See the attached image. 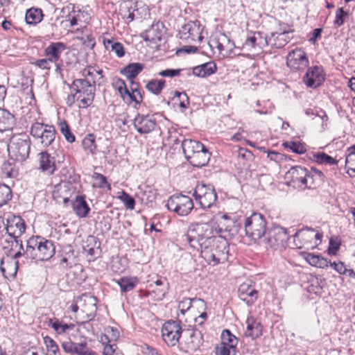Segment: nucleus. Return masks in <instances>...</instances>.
Returning a JSON list of instances; mask_svg holds the SVG:
<instances>
[{"label":"nucleus","instance_id":"nucleus-1","mask_svg":"<svg viewBox=\"0 0 355 355\" xmlns=\"http://www.w3.org/2000/svg\"><path fill=\"white\" fill-rule=\"evenodd\" d=\"M205 232L204 224L191 223L187 234L182 236V241L200 252V256L209 265L216 266L226 261L229 253L227 241L222 237L206 236Z\"/></svg>","mask_w":355,"mask_h":355},{"label":"nucleus","instance_id":"nucleus-2","mask_svg":"<svg viewBox=\"0 0 355 355\" xmlns=\"http://www.w3.org/2000/svg\"><path fill=\"white\" fill-rule=\"evenodd\" d=\"M55 253L54 242L41 236H33L26 241V259L35 261H49Z\"/></svg>","mask_w":355,"mask_h":355},{"label":"nucleus","instance_id":"nucleus-3","mask_svg":"<svg viewBox=\"0 0 355 355\" xmlns=\"http://www.w3.org/2000/svg\"><path fill=\"white\" fill-rule=\"evenodd\" d=\"M31 146V141L27 135L13 136L8 145L10 159L21 164L28 158Z\"/></svg>","mask_w":355,"mask_h":355},{"label":"nucleus","instance_id":"nucleus-4","mask_svg":"<svg viewBox=\"0 0 355 355\" xmlns=\"http://www.w3.org/2000/svg\"><path fill=\"white\" fill-rule=\"evenodd\" d=\"M69 88L71 92H74L78 96V101L80 102L79 107L87 108L93 103L96 88L87 79H75L69 85Z\"/></svg>","mask_w":355,"mask_h":355},{"label":"nucleus","instance_id":"nucleus-5","mask_svg":"<svg viewBox=\"0 0 355 355\" xmlns=\"http://www.w3.org/2000/svg\"><path fill=\"white\" fill-rule=\"evenodd\" d=\"M244 230L245 235L253 241L264 236L267 230V222L265 216L254 212L244 219Z\"/></svg>","mask_w":355,"mask_h":355},{"label":"nucleus","instance_id":"nucleus-6","mask_svg":"<svg viewBox=\"0 0 355 355\" xmlns=\"http://www.w3.org/2000/svg\"><path fill=\"white\" fill-rule=\"evenodd\" d=\"M30 133L38 144L46 148L53 144L56 130L53 125L36 121L31 125Z\"/></svg>","mask_w":355,"mask_h":355},{"label":"nucleus","instance_id":"nucleus-7","mask_svg":"<svg viewBox=\"0 0 355 355\" xmlns=\"http://www.w3.org/2000/svg\"><path fill=\"white\" fill-rule=\"evenodd\" d=\"M192 196L203 209L211 207L217 200V194L214 186L204 183L196 186Z\"/></svg>","mask_w":355,"mask_h":355},{"label":"nucleus","instance_id":"nucleus-8","mask_svg":"<svg viewBox=\"0 0 355 355\" xmlns=\"http://www.w3.org/2000/svg\"><path fill=\"white\" fill-rule=\"evenodd\" d=\"M167 209L180 216H188L194 208L193 200L181 193L170 196L166 205Z\"/></svg>","mask_w":355,"mask_h":355},{"label":"nucleus","instance_id":"nucleus-9","mask_svg":"<svg viewBox=\"0 0 355 355\" xmlns=\"http://www.w3.org/2000/svg\"><path fill=\"white\" fill-rule=\"evenodd\" d=\"M264 241L270 248L284 246L289 239L288 231L279 225H273L266 230Z\"/></svg>","mask_w":355,"mask_h":355},{"label":"nucleus","instance_id":"nucleus-10","mask_svg":"<svg viewBox=\"0 0 355 355\" xmlns=\"http://www.w3.org/2000/svg\"><path fill=\"white\" fill-rule=\"evenodd\" d=\"M182 333L181 326L175 320L166 322L162 328V335L164 342L171 347L179 342Z\"/></svg>","mask_w":355,"mask_h":355},{"label":"nucleus","instance_id":"nucleus-11","mask_svg":"<svg viewBox=\"0 0 355 355\" xmlns=\"http://www.w3.org/2000/svg\"><path fill=\"white\" fill-rule=\"evenodd\" d=\"M308 170L300 166H293L286 173L285 179L288 184L299 189L307 188Z\"/></svg>","mask_w":355,"mask_h":355},{"label":"nucleus","instance_id":"nucleus-12","mask_svg":"<svg viewBox=\"0 0 355 355\" xmlns=\"http://www.w3.org/2000/svg\"><path fill=\"white\" fill-rule=\"evenodd\" d=\"M202 28L199 21H190L181 27L178 33L180 39L185 41H202Z\"/></svg>","mask_w":355,"mask_h":355},{"label":"nucleus","instance_id":"nucleus-13","mask_svg":"<svg viewBox=\"0 0 355 355\" xmlns=\"http://www.w3.org/2000/svg\"><path fill=\"white\" fill-rule=\"evenodd\" d=\"M26 225L24 220L19 216L10 215L6 219V230L8 235L7 239L20 238L25 232Z\"/></svg>","mask_w":355,"mask_h":355},{"label":"nucleus","instance_id":"nucleus-14","mask_svg":"<svg viewBox=\"0 0 355 355\" xmlns=\"http://www.w3.org/2000/svg\"><path fill=\"white\" fill-rule=\"evenodd\" d=\"M75 188L69 182H61L56 184L52 192L53 198L59 204L67 205L74 193Z\"/></svg>","mask_w":355,"mask_h":355},{"label":"nucleus","instance_id":"nucleus-15","mask_svg":"<svg viewBox=\"0 0 355 355\" xmlns=\"http://www.w3.org/2000/svg\"><path fill=\"white\" fill-rule=\"evenodd\" d=\"M305 85L308 87L317 88L324 81V73L322 66H314L307 69L303 78Z\"/></svg>","mask_w":355,"mask_h":355},{"label":"nucleus","instance_id":"nucleus-16","mask_svg":"<svg viewBox=\"0 0 355 355\" xmlns=\"http://www.w3.org/2000/svg\"><path fill=\"white\" fill-rule=\"evenodd\" d=\"M67 49V45L61 42H51L44 50V54L56 66V71L60 69L61 55Z\"/></svg>","mask_w":355,"mask_h":355},{"label":"nucleus","instance_id":"nucleus-17","mask_svg":"<svg viewBox=\"0 0 355 355\" xmlns=\"http://www.w3.org/2000/svg\"><path fill=\"white\" fill-rule=\"evenodd\" d=\"M306 53L301 49H296L287 56V65L294 69L302 70L308 67Z\"/></svg>","mask_w":355,"mask_h":355},{"label":"nucleus","instance_id":"nucleus-18","mask_svg":"<svg viewBox=\"0 0 355 355\" xmlns=\"http://www.w3.org/2000/svg\"><path fill=\"white\" fill-rule=\"evenodd\" d=\"M137 131L140 134H148L156 127V121L153 116L137 114L133 122Z\"/></svg>","mask_w":355,"mask_h":355},{"label":"nucleus","instance_id":"nucleus-19","mask_svg":"<svg viewBox=\"0 0 355 355\" xmlns=\"http://www.w3.org/2000/svg\"><path fill=\"white\" fill-rule=\"evenodd\" d=\"M79 302H83L80 311L83 313L85 314V316H84L85 319V322L92 320L95 318L97 311L96 298L87 295H83L79 297Z\"/></svg>","mask_w":355,"mask_h":355},{"label":"nucleus","instance_id":"nucleus-20","mask_svg":"<svg viewBox=\"0 0 355 355\" xmlns=\"http://www.w3.org/2000/svg\"><path fill=\"white\" fill-rule=\"evenodd\" d=\"M242 225V218H236V216H229L227 214H223L221 216V220L219 222V230L230 232L231 234H238Z\"/></svg>","mask_w":355,"mask_h":355},{"label":"nucleus","instance_id":"nucleus-21","mask_svg":"<svg viewBox=\"0 0 355 355\" xmlns=\"http://www.w3.org/2000/svg\"><path fill=\"white\" fill-rule=\"evenodd\" d=\"M258 291L248 282L241 284L238 289V295L247 305H252L258 298Z\"/></svg>","mask_w":355,"mask_h":355},{"label":"nucleus","instance_id":"nucleus-22","mask_svg":"<svg viewBox=\"0 0 355 355\" xmlns=\"http://www.w3.org/2000/svg\"><path fill=\"white\" fill-rule=\"evenodd\" d=\"M271 44V37H268L262 32L257 31L252 33L246 38L244 45L252 48L258 47L263 49Z\"/></svg>","mask_w":355,"mask_h":355},{"label":"nucleus","instance_id":"nucleus-23","mask_svg":"<svg viewBox=\"0 0 355 355\" xmlns=\"http://www.w3.org/2000/svg\"><path fill=\"white\" fill-rule=\"evenodd\" d=\"M163 28V23L158 21L153 24L148 29L141 33V36L144 41H149L155 44H157V42L162 40Z\"/></svg>","mask_w":355,"mask_h":355},{"label":"nucleus","instance_id":"nucleus-24","mask_svg":"<svg viewBox=\"0 0 355 355\" xmlns=\"http://www.w3.org/2000/svg\"><path fill=\"white\" fill-rule=\"evenodd\" d=\"M119 11L123 19H126L129 21H133L138 17L135 13L138 12V1L123 0L120 5Z\"/></svg>","mask_w":355,"mask_h":355},{"label":"nucleus","instance_id":"nucleus-25","mask_svg":"<svg viewBox=\"0 0 355 355\" xmlns=\"http://www.w3.org/2000/svg\"><path fill=\"white\" fill-rule=\"evenodd\" d=\"M6 242L8 243V244H10V251L17 249V252L13 255H12V258L15 261L13 265L15 274H16L19 266V262L18 259L21 257H24L26 259V254H25L26 252V248H24L23 242L20 238L13 239L10 240L6 239Z\"/></svg>","mask_w":355,"mask_h":355},{"label":"nucleus","instance_id":"nucleus-26","mask_svg":"<svg viewBox=\"0 0 355 355\" xmlns=\"http://www.w3.org/2000/svg\"><path fill=\"white\" fill-rule=\"evenodd\" d=\"M196 308L197 309H206L205 302L200 298H183L178 304V309L182 315H184L188 311Z\"/></svg>","mask_w":355,"mask_h":355},{"label":"nucleus","instance_id":"nucleus-27","mask_svg":"<svg viewBox=\"0 0 355 355\" xmlns=\"http://www.w3.org/2000/svg\"><path fill=\"white\" fill-rule=\"evenodd\" d=\"M38 156L40 157V169L48 175H52L56 169L55 157L47 151L40 153Z\"/></svg>","mask_w":355,"mask_h":355},{"label":"nucleus","instance_id":"nucleus-28","mask_svg":"<svg viewBox=\"0 0 355 355\" xmlns=\"http://www.w3.org/2000/svg\"><path fill=\"white\" fill-rule=\"evenodd\" d=\"M83 76L91 82V85L101 86L104 83L103 70L97 69L95 67L88 66L83 70Z\"/></svg>","mask_w":355,"mask_h":355},{"label":"nucleus","instance_id":"nucleus-29","mask_svg":"<svg viewBox=\"0 0 355 355\" xmlns=\"http://www.w3.org/2000/svg\"><path fill=\"white\" fill-rule=\"evenodd\" d=\"M71 205L73 211L79 218L87 217L91 210L85 195H77Z\"/></svg>","mask_w":355,"mask_h":355},{"label":"nucleus","instance_id":"nucleus-30","mask_svg":"<svg viewBox=\"0 0 355 355\" xmlns=\"http://www.w3.org/2000/svg\"><path fill=\"white\" fill-rule=\"evenodd\" d=\"M181 146L184 157L188 161L194 154L199 152L200 149L205 145L196 140L185 139L181 142Z\"/></svg>","mask_w":355,"mask_h":355},{"label":"nucleus","instance_id":"nucleus-31","mask_svg":"<svg viewBox=\"0 0 355 355\" xmlns=\"http://www.w3.org/2000/svg\"><path fill=\"white\" fill-rule=\"evenodd\" d=\"M211 155L209 150L204 146L200 149L199 152L194 154L188 162L193 166L200 168L208 164Z\"/></svg>","mask_w":355,"mask_h":355},{"label":"nucleus","instance_id":"nucleus-32","mask_svg":"<svg viewBox=\"0 0 355 355\" xmlns=\"http://www.w3.org/2000/svg\"><path fill=\"white\" fill-rule=\"evenodd\" d=\"M282 30V28H280ZM293 31L292 30H283L280 33H271V41L273 40L275 42L270 44L274 45L276 48H283L286 44H288L293 38Z\"/></svg>","mask_w":355,"mask_h":355},{"label":"nucleus","instance_id":"nucleus-33","mask_svg":"<svg viewBox=\"0 0 355 355\" xmlns=\"http://www.w3.org/2000/svg\"><path fill=\"white\" fill-rule=\"evenodd\" d=\"M15 117L7 110L0 108V132L10 130L15 125Z\"/></svg>","mask_w":355,"mask_h":355},{"label":"nucleus","instance_id":"nucleus-34","mask_svg":"<svg viewBox=\"0 0 355 355\" xmlns=\"http://www.w3.org/2000/svg\"><path fill=\"white\" fill-rule=\"evenodd\" d=\"M326 177L323 172L315 167H311L310 171H308L306 176L307 188L315 187L320 186L325 181Z\"/></svg>","mask_w":355,"mask_h":355},{"label":"nucleus","instance_id":"nucleus-35","mask_svg":"<svg viewBox=\"0 0 355 355\" xmlns=\"http://www.w3.org/2000/svg\"><path fill=\"white\" fill-rule=\"evenodd\" d=\"M189 333V340L187 342V347L191 351H197L203 343V336L202 332L193 327L187 330Z\"/></svg>","mask_w":355,"mask_h":355},{"label":"nucleus","instance_id":"nucleus-36","mask_svg":"<svg viewBox=\"0 0 355 355\" xmlns=\"http://www.w3.org/2000/svg\"><path fill=\"white\" fill-rule=\"evenodd\" d=\"M246 324L247 329L245 332L246 337H250L254 340L262 335V325L260 322L254 320L252 318H248Z\"/></svg>","mask_w":355,"mask_h":355},{"label":"nucleus","instance_id":"nucleus-37","mask_svg":"<svg viewBox=\"0 0 355 355\" xmlns=\"http://www.w3.org/2000/svg\"><path fill=\"white\" fill-rule=\"evenodd\" d=\"M48 327H51L58 334H64L74 328L73 324L63 323L57 318H49L46 322Z\"/></svg>","mask_w":355,"mask_h":355},{"label":"nucleus","instance_id":"nucleus-38","mask_svg":"<svg viewBox=\"0 0 355 355\" xmlns=\"http://www.w3.org/2000/svg\"><path fill=\"white\" fill-rule=\"evenodd\" d=\"M44 16L41 8L32 7L26 10L25 20L27 24L35 26L42 21Z\"/></svg>","mask_w":355,"mask_h":355},{"label":"nucleus","instance_id":"nucleus-39","mask_svg":"<svg viewBox=\"0 0 355 355\" xmlns=\"http://www.w3.org/2000/svg\"><path fill=\"white\" fill-rule=\"evenodd\" d=\"M144 64L139 62L130 63L121 69L120 73L126 76L128 80L135 78L143 70Z\"/></svg>","mask_w":355,"mask_h":355},{"label":"nucleus","instance_id":"nucleus-40","mask_svg":"<svg viewBox=\"0 0 355 355\" xmlns=\"http://www.w3.org/2000/svg\"><path fill=\"white\" fill-rule=\"evenodd\" d=\"M17 164L19 163L12 160L11 161V159L5 161L1 166L2 173L7 178H17L19 175V166Z\"/></svg>","mask_w":355,"mask_h":355},{"label":"nucleus","instance_id":"nucleus-41","mask_svg":"<svg viewBox=\"0 0 355 355\" xmlns=\"http://www.w3.org/2000/svg\"><path fill=\"white\" fill-rule=\"evenodd\" d=\"M117 284L119 286L122 293H128L132 291L138 283L137 277H123L116 280Z\"/></svg>","mask_w":355,"mask_h":355},{"label":"nucleus","instance_id":"nucleus-42","mask_svg":"<svg viewBox=\"0 0 355 355\" xmlns=\"http://www.w3.org/2000/svg\"><path fill=\"white\" fill-rule=\"evenodd\" d=\"M304 258L308 263L317 268H325L329 266V261L320 254L306 253Z\"/></svg>","mask_w":355,"mask_h":355},{"label":"nucleus","instance_id":"nucleus-43","mask_svg":"<svg viewBox=\"0 0 355 355\" xmlns=\"http://www.w3.org/2000/svg\"><path fill=\"white\" fill-rule=\"evenodd\" d=\"M157 192L155 189L149 187H146L144 190H141L137 194V197L140 198L141 202L145 205H148L155 202L157 198Z\"/></svg>","mask_w":355,"mask_h":355},{"label":"nucleus","instance_id":"nucleus-44","mask_svg":"<svg viewBox=\"0 0 355 355\" xmlns=\"http://www.w3.org/2000/svg\"><path fill=\"white\" fill-rule=\"evenodd\" d=\"M221 345L227 346L228 347H233L236 349L238 339L229 329H225L223 331L221 334Z\"/></svg>","mask_w":355,"mask_h":355},{"label":"nucleus","instance_id":"nucleus-45","mask_svg":"<svg viewBox=\"0 0 355 355\" xmlns=\"http://www.w3.org/2000/svg\"><path fill=\"white\" fill-rule=\"evenodd\" d=\"M313 158L319 164L336 165L338 161L324 152L313 153Z\"/></svg>","mask_w":355,"mask_h":355},{"label":"nucleus","instance_id":"nucleus-46","mask_svg":"<svg viewBox=\"0 0 355 355\" xmlns=\"http://www.w3.org/2000/svg\"><path fill=\"white\" fill-rule=\"evenodd\" d=\"M82 146L85 151L94 155L96 153V144L95 136L93 134L87 135L82 141Z\"/></svg>","mask_w":355,"mask_h":355},{"label":"nucleus","instance_id":"nucleus-47","mask_svg":"<svg viewBox=\"0 0 355 355\" xmlns=\"http://www.w3.org/2000/svg\"><path fill=\"white\" fill-rule=\"evenodd\" d=\"M12 198V193L10 187L0 182V207L7 205Z\"/></svg>","mask_w":355,"mask_h":355},{"label":"nucleus","instance_id":"nucleus-48","mask_svg":"<svg viewBox=\"0 0 355 355\" xmlns=\"http://www.w3.org/2000/svg\"><path fill=\"white\" fill-rule=\"evenodd\" d=\"M314 229L311 227H304L295 232L294 236H300L304 243H312L313 241Z\"/></svg>","mask_w":355,"mask_h":355},{"label":"nucleus","instance_id":"nucleus-49","mask_svg":"<svg viewBox=\"0 0 355 355\" xmlns=\"http://www.w3.org/2000/svg\"><path fill=\"white\" fill-rule=\"evenodd\" d=\"M283 146L296 154H303L306 152L305 145L300 141H287L284 142Z\"/></svg>","mask_w":355,"mask_h":355},{"label":"nucleus","instance_id":"nucleus-50","mask_svg":"<svg viewBox=\"0 0 355 355\" xmlns=\"http://www.w3.org/2000/svg\"><path fill=\"white\" fill-rule=\"evenodd\" d=\"M59 127L60 132L62 134V135L64 137L65 139L69 143H73L76 140L75 135L72 133L69 125L67 123L66 121H62L60 123H59Z\"/></svg>","mask_w":355,"mask_h":355},{"label":"nucleus","instance_id":"nucleus-51","mask_svg":"<svg viewBox=\"0 0 355 355\" xmlns=\"http://www.w3.org/2000/svg\"><path fill=\"white\" fill-rule=\"evenodd\" d=\"M165 85V80L163 79L160 80H151L146 85V88L148 90L153 93L154 94H159L162 89L164 88Z\"/></svg>","mask_w":355,"mask_h":355},{"label":"nucleus","instance_id":"nucleus-52","mask_svg":"<svg viewBox=\"0 0 355 355\" xmlns=\"http://www.w3.org/2000/svg\"><path fill=\"white\" fill-rule=\"evenodd\" d=\"M348 154L345 159V166L348 169L355 173V145L348 148Z\"/></svg>","mask_w":355,"mask_h":355},{"label":"nucleus","instance_id":"nucleus-53","mask_svg":"<svg viewBox=\"0 0 355 355\" xmlns=\"http://www.w3.org/2000/svg\"><path fill=\"white\" fill-rule=\"evenodd\" d=\"M74 354L77 355H97L96 352L88 347L85 341L79 343H76Z\"/></svg>","mask_w":355,"mask_h":355},{"label":"nucleus","instance_id":"nucleus-54","mask_svg":"<svg viewBox=\"0 0 355 355\" xmlns=\"http://www.w3.org/2000/svg\"><path fill=\"white\" fill-rule=\"evenodd\" d=\"M94 179L96 181V187L101 189H112L111 184L107 182V178L101 173H94Z\"/></svg>","mask_w":355,"mask_h":355},{"label":"nucleus","instance_id":"nucleus-55","mask_svg":"<svg viewBox=\"0 0 355 355\" xmlns=\"http://www.w3.org/2000/svg\"><path fill=\"white\" fill-rule=\"evenodd\" d=\"M349 15L348 12L344 10L343 8H339L336 12V17L334 24L336 27H340L344 24L345 18Z\"/></svg>","mask_w":355,"mask_h":355},{"label":"nucleus","instance_id":"nucleus-56","mask_svg":"<svg viewBox=\"0 0 355 355\" xmlns=\"http://www.w3.org/2000/svg\"><path fill=\"white\" fill-rule=\"evenodd\" d=\"M44 343L49 352L53 355H60V349L55 341L49 336L44 338Z\"/></svg>","mask_w":355,"mask_h":355},{"label":"nucleus","instance_id":"nucleus-57","mask_svg":"<svg viewBox=\"0 0 355 355\" xmlns=\"http://www.w3.org/2000/svg\"><path fill=\"white\" fill-rule=\"evenodd\" d=\"M168 289H169V284L166 280V284H165L164 286L157 287V288H155L154 290H153L152 292H153V293L155 294V300L160 301V300H162L165 297L166 293H168Z\"/></svg>","mask_w":355,"mask_h":355},{"label":"nucleus","instance_id":"nucleus-58","mask_svg":"<svg viewBox=\"0 0 355 355\" xmlns=\"http://www.w3.org/2000/svg\"><path fill=\"white\" fill-rule=\"evenodd\" d=\"M121 200L123 202L126 209L132 210L135 206V199L128 193L123 191L120 197Z\"/></svg>","mask_w":355,"mask_h":355},{"label":"nucleus","instance_id":"nucleus-59","mask_svg":"<svg viewBox=\"0 0 355 355\" xmlns=\"http://www.w3.org/2000/svg\"><path fill=\"white\" fill-rule=\"evenodd\" d=\"M202 73L205 77L214 74L217 69L216 64L214 62H209L201 64Z\"/></svg>","mask_w":355,"mask_h":355},{"label":"nucleus","instance_id":"nucleus-60","mask_svg":"<svg viewBox=\"0 0 355 355\" xmlns=\"http://www.w3.org/2000/svg\"><path fill=\"white\" fill-rule=\"evenodd\" d=\"M51 63L53 62L49 58L46 57L45 58L37 60L33 62V64L41 69L50 70L51 69Z\"/></svg>","mask_w":355,"mask_h":355},{"label":"nucleus","instance_id":"nucleus-61","mask_svg":"<svg viewBox=\"0 0 355 355\" xmlns=\"http://www.w3.org/2000/svg\"><path fill=\"white\" fill-rule=\"evenodd\" d=\"M175 97L178 98L180 101V107L182 108H187L188 105L189 104V99L187 94L183 92H180L176 91L175 92Z\"/></svg>","mask_w":355,"mask_h":355},{"label":"nucleus","instance_id":"nucleus-62","mask_svg":"<svg viewBox=\"0 0 355 355\" xmlns=\"http://www.w3.org/2000/svg\"><path fill=\"white\" fill-rule=\"evenodd\" d=\"M109 51H113L118 58L123 57L125 53L123 45L119 42L112 44V47L110 49Z\"/></svg>","mask_w":355,"mask_h":355},{"label":"nucleus","instance_id":"nucleus-63","mask_svg":"<svg viewBox=\"0 0 355 355\" xmlns=\"http://www.w3.org/2000/svg\"><path fill=\"white\" fill-rule=\"evenodd\" d=\"M236 349L233 347H228L220 344V346L216 349L217 355H236Z\"/></svg>","mask_w":355,"mask_h":355},{"label":"nucleus","instance_id":"nucleus-64","mask_svg":"<svg viewBox=\"0 0 355 355\" xmlns=\"http://www.w3.org/2000/svg\"><path fill=\"white\" fill-rule=\"evenodd\" d=\"M238 155L239 158L246 161H252L254 158L253 153L245 148H239Z\"/></svg>","mask_w":355,"mask_h":355}]
</instances>
